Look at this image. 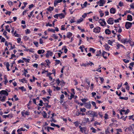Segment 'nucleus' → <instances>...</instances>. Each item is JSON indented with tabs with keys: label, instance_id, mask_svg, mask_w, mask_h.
Segmentation results:
<instances>
[{
	"label": "nucleus",
	"instance_id": "40",
	"mask_svg": "<svg viewBox=\"0 0 134 134\" xmlns=\"http://www.w3.org/2000/svg\"><path fill=\"white\" fill-rule=\"evenodd\" d=\"M120 98L121 99H124L127 100L128 99V98L127 97H120Z\"/></svg>",
	"mask_w": 134,
	"mask_h": 134
},
{
	"label": "nucleus",
	"instance_id": "29",
	"mask_svg": "<svg viewBox=\"0 0 134 134\" xmlns=\"http://www.w3.org/2000/svg\"><path fill=\"white\" fill-rule=\"evenodd\" d=\"M74 124L75 125L76 127H78V126L79 125V124L78 121H76V122H74Z\"/></svg>",
	"mask_w": 134,
	"mask_h": 134
},
{
	"label": "nucleus",
	"instance_id": "58",
	"mask_svg": "<svg viewBox=\"0 0 134 134\" xmlns=\"http://www.w3.org/2000/svg\"><path fill=\"white\" fill-rule=\"evenodd\" d=\"M105 54H107L108 53L104 51H103V52L102 53V55L103 56H104V55H105Z\"/></svg>",
	"mask_w": 134,
	"mask_h": 134
},
{
	"label": "nucleus",
	"instance_id": "8",
	"mask_svg": "<svg viewBox=\"0 0 134 134\" xmlns=\"http://www.w3.org/2000/svg\"><path fill=\"white\" fill-rule=\"evenodd\" d=\"M98 116V114L97 112L94 111L93 114H92L91 116H90L91 117H96L97 118Z\"/></svg>",
	"mask_w": 134,
	"mask_h": 134
},
{
	"label": "nucleus",
	"instance_id": "37",
	"mask_svg": "<svg viewBox=\"0 0 134 134\" xmlns=\"http://www.w3.org/2000/svg\"><path fill=\"white\" fill-rule=\"evenodd\" d=\"M9 27V26L8 25L6 26H5V29L8 32H10V29H8Z\"/></svg>",
	"mask_w": 134,
	"mask_h": 134
},
{
	"label": "nucleus",
	"instance_id": "14",
	"mask_svg": "<svg viewBox=\"0 0 134 134\" xmlns=\"http://www.w3.org/2000/svg\"><path fill=\"white\" fill-rule=\"evenodd\" d=\"M127 20L129 21H131L132 20V16L130 15H128L127 16Z\"/></svg>",
	"mask_w": 134,
	"mask_h": 134
},
{
	"label": "nucleus",
	"instance_id": "56",
	"mask_svg": "<svg viewBox=\"0 0 134 134\" xmlns=\"http://www.w3.org/2000/svg\"><path fill=\"white\" fill-rule=\"evenodd\" d=\"M23 128H21L20 129H18L17 130V132H19V131H23Z\"/></svg>",
	"mask_w": 134,
	"mask_h": 134
},
{
	"label": "nucleus",
	"instance_id": "2",
	"mask_svg": "<svg viewBox=\"0 0 134 134\" xmlns=\"http://www.w3.org/2000/svg\"><path fill=\"white\" fill-rule=\"evenodd\" d=\"M132 23L129 22H126V23L125 26L127 29H128L131 27L132 26Z\"/></svg>",
	"mask_w": 134,
	"mask_h": 134
},
{
	"label": "nucleus",
	"instance_id": "59",
	"mask_svg": "<svg viewBox=\"0 0 134 134\" xmlns=\"http://www.w3.org/2000/svg\"><path fill=\"white\" fill-rule=\"evenodd\" d=\"M24 114L26 115H28L30 114L27 111L25 112Z\"/></svg>",
	"mask_w": 134,
	"mask_h": 134
},
{
	"label": "nucleus",
	"instance_id": "9",
	"mask_svg": "<svg viewBox=\"0 0 134 134\" xmlns=\"http://www.w3.org/2000/svg\"><path fill=\"white\" fill-rule=\"evenodd\" d=\"M110 12L111 14H114L115 12V9L113 8H111L110 10Z\"/></svg>",
	"mask_w": 134,
	"mask_h": 134
},
{
	"label": "nucleus",
	"instance_id": "34",
	"mask_svg": "<svg viewBox=\"0 0 134 134\" xmlns=\"http://www.w3.org/2000/svg\"><path fill=\"white\" fill-rule=\"evenodd\" d=\"M53 7H49V8L47 9V10L48 11H51L53 10Z\"/></svg>",
	"mask_w": 134,
	"mask_h": 134
},
{
	"label": "nucleus",
	"instance_id": "35",
	"mask_svg": "<svg viewBox=\"0 0 134 134\" xmlns=\"http://www.w3.org/2000/svg\"><path fill=\"white\" fill-rule=\"evenodd\" d=\"M122 86V83H121L120 84H119L118 85V87H117V89L118 90H119L120 88Z\"/></svg>",
	"mask_w": 134,
	"mask_h": 134
},
{
	"label": "nucleus",
	"instance_id": "15",
	"mask_svg": "<svg viewBox=\"0 0 134 134\" xmlns=\"http://www.w3.org/2000/svg\"><path fill=\"white\" fill-rule=\"evenodd\" d=\"M105 32L106 34L109 35L111 33V31L109 29H107L105 30Z\"/></svg>",
	"mask_w": 134,
	"mask_h": 134
},
{
	"label": "nucleus",
	"instance_id": "38",
	"mask_svg": "<svg viewBox=\"0 0 134 134\" xmlns=\"http://www.w3.org/2000/svg\"><path fill=\"white\" fill-rule=\"evenodd\" d=\"M40 103L38 105L41 106H42L43 105V102L42 100H40Z\"/></svg>",
	"mask_w": 134,
	"mask_h": 134
},
{
	"label": "nucleus",
	"instance_id": "47",
	"mask_svg": "<svg viewBox=\"0 0 134 134\" xmlns=\"http://www.w3.org/2000/svg\"><path fill=\"white\" fill-rule=\"evenodd\" d=\"M40 43L41 44H42L43 43V40L42 38L40 39Z\"/></svg>",
	"mask_w": 134,
	"mask_h": 134
},
{
	"label": "nucleus",
	"instance_id": "54",
	"mask_svg": "<svg viewBox=\"0 0 134 134\" xmlns=\"http://www.w3.org/2000/svg\"><path fill=\"white\" fill-rule=\"evenodd\" d=\"M96 126V125H100V124L99 123L97 122V121H95L94 124Z\"/></svg>",
	"mask_w": 134,
	"mask_h": 134
},
{
	"label": "nucleus",
	"instance_id": "36",
	"mask_svg": "<svg viewBox=\"0 0 134 134\" xmlns=\"http://www.w3.org/2000/svg\"><path fill=\"white\" fill-rule=\"evenodd\" d=\"M84 48V46L83 45H82L79 48L81 50V51L82 52H83V48Z\"/></svg>",
	"mask_w": 134,
	"mask_h": 134
},
{
	"label": "nucleus",
	"instance_id": "30",
	"mask_svg": "<svg viewBox=\"0 0 134 134\" xmlns=\"http://www.w3.org/2000/svg\"><path fill=\"white\" fill-rule=\"evenodd\" d=\"M20 81L23 83H24L25 82L26 83H27V81L25 79H21Z\"/></svg>",
	"mask_w": 134,
	"mask_h": 134
},
{
	"label": "nucleus",
	"instance_id": "39",
	"mask_svg": "<svg viewBox=\"0 0 134 134\" xmlns=\"http://www.w3.org/2000/svg\"><path fill=\"white\" fill-rule=\"evenodd\" d=\"M80 111L82 112H85L86 111V109L85 108H81L80 109Z\"/></svg>",
	"mask_w": 134,
	"mask_h": 134
},
{
	"label": "nucleus",
	"instance_id": "57",
	"mask_svg": "<svg viewBox=\"0 0 134 134\" xmlns=\"http://www.w3.org/2000/svg\"><path fill=\"white\" fill-rule=\"evenodd\" d=\"M102 21L103 22V23H104V26H105L106 25V23L105 21V20L104 19H103L102 20Z\"/></svg>",
	"mask_w": 134,
	"mask_h": 134
},
{
	"label": "nucleus",
	"instance_id": "7",
	"mask_svg": "<svg viewBox=\"0 0 134 134\" xmlns=\"http://www.w3.org/2000/svg\"><path fill=\"white\" fill-rule=\"evenodd\" d=\"M91 105L90 102L85 103V107L87 108L90 109Z\"/></svg>",
	"mask_w": 134,
	"mask_h": 134
},
{
	"label": "nucleus",
	"instance_id": "64",
	"mask_svg": "<svg viewBox=\"0 0 134 134\" xmlns=\"http://www.w3.org/2000/svg\"><path fill=\"white\" fill-rule=\"evenodd\" d=\"M56 62V64H59L60 62V61L59 60H55Z\"/></svg>",
	"mask_w": 134,
	"mask_h": 134
},
{
	"label": "nucleus",
	"instance_id": "27",
	"mask_svg": "<svg viewBox=\"0 0 134 134\" xmlns=\"http://www.w3.org/2000/svg\"><path fill=\"white\" fill-rule=\"evenodd\" d=\"M102 20L103 19H100L98 21V22L102 26H103L104 25L103 24V22L102 21Z\"/></svg>",
	"mask_w": 134,
	"mask_h": 134
},
{
	"label": "nucleus",
	"instance_id": "3",
	"mask_svg": "<svg viewBox=\"0 0 134 134\" xmlns=\"http://www.w3.org/2000/svg\"><path fill=\"white\" fill-rule=\"evenodd\" d=\"M100 27H95L93 29V32L96 33H98L100 32Z\"/></svg>",
	"mask_w": 134,
	"mask_h": 134
},
{
	"label": "nucleus",
	"instance_id": "48",
	"mask_svg": "<svg viewBox=\"0 0 134 134\" xmlns=\"http://www.w3.org/2000/svg\"><path fill=\"white\" fill-rule=\"evenodd\" d=\"M123 61L125 63H128L129 62V60H126V59H123Z\"/></svg>",
	"mask_w": 134,
	"mask_h": 134
},
{
	"label": "nucleus",
	"instance_id": "16",
	"mask_svg": "<svg viewBox=\"0 0 134 134\" xmlns=\"http://www.w3.org/2000/svg\"><path fill=\"white\" fill-rule=\"evenodd\" d=\"M80 131L81 132H84L85 133H86V128L85 127H83L80 130Z\"/></svg>",
	"mask_w": 134,
	"mask_h": 134
},
{
	"label": "nucleus",
	"instance_id": "24",
	"mask_svg": "<svg viewBox=\"0 0 134 134\" xmlns=\"http://www.w3.org/2000/svg\"><path fill=\"white\" fill-rule=\"evenodd\" d=\"M9 116L11 118L12 117V116L11 115H10L9 114L7 115H4L3 116V117L4 118H8Z\"/></svg>",
	"mask_w": 134,
	"mask_h": 134
},
{
	"label": "nucleus",
	"instance_id": "4",
	"mask_svg": "<svg viewBox=\"0 0 134 134\" xmlns=\"http://www.w3.org/2000/svg\"><path fill=\"white\" fill-rule=\"evenodd\" d=\"M53 54V52H51L50 51H47V53L46 54V57L47 58H48L49 56H51Z\"/></svg>",
	"mask_w": 134,
	"mask_h": 134
},
{
	"label": "nucleus",
	"instance_id": "33",
	"mask_svg": "<svg viewBox=\"0 0 134 134\" xmlns=\"http://www.w3.org/2000/svg\"><path fill=\"white\" fill-rule=\"evenodd\" d=\"M33 43L36 47H38V42L34 41L33 42Z\"/></svg>",
	"mask_w": 134,
	"mask_h": 134
},
{
	"label": "nucleus",
	"instance_id": "46",
	"mask_svg": "<svg viewBox=\"0 0 134 134\" xmlns=\"http://www.w3.org/2000/svg\"><path fill=\"white\" fill-rule=\"evenodd\" d=\"M46 63H47V65H48L50 63L49 60L47 59L46 60Z\"/></svg>",
	"mask_w": 134,
	"mask_h": 134
},
{
	"label": "nucleus",
	"instance_id": "21",
	"mask_svg": "<svg viewBox=\"0 0 134 134\" xmlns=\"http://www.w3.org/2000/svg\"><path fill=\"white\" fill-rule=\"evenodd\" d=\"M72 34L70 32H69L67 33V37L69 38L70 37L72 36Z\"/></svg>",
	"mask_w": 134,
	"mask_h": 134
},
{
	"label": "nucleus",
	"instance_id": "12",
	"mask_svg": "<svg viewBox=\"0 0 134 134\" xmlns=\"http://www.w3.org/2000/svg\"><path fill=\"white\" fill-rule=\"evenodd\" d=\"M104 47H105V49L107 50H108V51H109V48H110V46H109L108 44H107L105 43L104 45Z\"/></svg>",
	"mask_w": 134,
	"mask_h": 134
},
{
	"label": "nucleus",
	"instance_id": "61",
	"mask_svg": "<svg viewBox=\"0 0 134 134\" xmlns=\"http://www.w3.org/2000/svg\"><path fill=\"white\" fill-rule=\"evenodd\" d=\"M15 57V55L14 54H12L11 55V58H10V59H12L13 58Z\"/></svg>",
	"mask_w": 134,
	"mask_h": 134
},
{
	"label": "nucleus",
	"instance_id": "60",
	"mask_svg": "<svg viewBox=\"0 0 134 134\" xmlns=\"http://www.w3.org/2000/svg\"><path fill=\"white\" fill-rule=\"evenodd\" d=\"M99 12L100 13V17H102L104 15V13H102L101 11L100 12L99 11Z\"/></svg>",
	"mask_w": 134,
	"mask_h": 134
},
{
	"label": "nucleus",
	"instance_id": "19",
	"mask_svg": "<svg viewBox=\"0 0 134 134\" xmlns=\"http://www.w3.org/2000/svg\"><path fill=\"white\" fill-rule=\"evenodd\" d=\"M114 41H111L110 40H109L108 41V43L110 45L113 46L112 44Z\"/></svg>",
	"mask_w": 134,
	"mask_h": 134
},
{
	"label": "nucleus",
	"instance_id": "63",
	"mask_svg": "<svg viewBox=\"0 0 134 134\" xmlns=\"http://www.w3.org/2000/svg\"><path fill=\"white\" fill-rule=\"evenodd\" d=\"M64 97V95L63 94H62L60 97V99H63V98Z\"/></svg>",
	"mask_w": 134,
	"mask_h": 134
},
{
	"label": "nucleus",
	"instance_id": "44",
	"mask_svg": "<svg viewBox=\"0 0 134 134\" xmlns=\"http://www.w3.org/2000/svg\"><path fill=\"white\" fill-rule=\"evenodd\" d=\"M14 98L15 99V101H17L19 99L17 97V95H14Z\"/></svg>",
	"mask_w": 134,
	"mask_h": 134
},
{
	"label": "nucleus",
	"instance_id": "53",
	"mask_svg": "<svg viewBox=\"0 0 134 134\" xmlns=\"http://www.w3.org/2000/svg\"><path fill=\"white\" fill-rule=\"evenodd\" d=\"M34 6V5L33 4H32L30 5H29V8L30 9H31V8L33 7Z\"/></svg>",
	"mask_w": 134,
	"mask_h": 134
},
{
	"label": "nucleus",
	"instance_id": "22",
	"mask_svg": "<svg viewBox=\"0 0 134 134\" xmlns=\"http://www.w3.org/2000/svg\"><path fill=\"white\" fill-rule=\"evenodd\" d=\"M42 115L44 118H47V114L45 111H43L42 113Z\"/></svg>",
	"mask_w": 134,
	"mask_h": 134
},
{
	"label": "nucleus",
	"instance_id": "26",
	"mask_svg": "<svg viewBox=\"0 0 134 134\" xmlns=\"http://www.w3.org/2000/svg\"><path fill=\"white\" fill-rule=\"evenodd\" d=\"M83 20V19L82 18H81L80 19L77 20V23L79 24Z\"/></svg>",
	"mask_w": 134,
	"mask_h": 134
},
{
	"label": "nucleus",
	"instance_id": "11",
	"mask_svg": "<svg viewBox=\"0 0 134 134\" xmlns=\"http://www.w3.org/2000/svg\"><path fill=\"white\" fill-rule=\"evenodd\" d=\"M127 39L126 38H123L121 40V42L122 43L126 44L127 43Z\"/></svg>",
	"mask_w": 134,
	"mask_h": 134
},
{
	"label": "nucleus",
	"instance_id": "23",
	"mask_svg": "<svg viewBox=\"0 0 134 134\" xmlns=\"http://www.w3.org/2000/svg\"><path fill=\"white\" fill-rule=\"evenodd\" d=\"M19 89L20 90H21L23 91H26L25 88H24V87L23 86L19 87Z\"/></svg>",
	"mask_w": 134,
	"mask_h": 134
},
{
	"label": "nucleus",
	"instance_id": "41",
	"mask_svg": "<svg viewBox=\"0 0 134 134\" xmlns=\"http://www.w3.org/2000/svg\"><path fill=\"white\" fill-rule=\"evenodd\" d=\"M99 78L100 79L101 82V83H102L104 80V78L103 77H99Z\"/></svg>",
	"mask_w": 134,
	"mask_h": 134
},
{
	"label": "nucleus",
	"instance_id": "17",
	"mask_svg": "<svg viewBox=\"0 0 134 134\" xmlns=\"http://www.w3.org/2000/svg\"><path fill=\"white\" fill-rule=\"evenodd\" d=\"M45 51L43 49L39 50L37 51V53L38 54H41L42 53H43Z\"/></svg>",
	"mask_w": 134,
	"mask_h": 134
},
{
	"label": "nucleus",
	"instance_id": "5",
	"mask_svg": "<svg viewBox=\"0 0 134 134\" xmlns=\"http://www.w3.org/2000/svg\"><path fill=\"white\" fill-rule=\"evenodd\" d=\"M114 21V19L113 18H109L107 21L108 23L109 24H113Z\"/></svg>",
	"mask_w": 134,
	"mask_h": 134
},
{
	"label": "nucleus",
	"instance_id": "49",
	"mask_svg": "<svg viewBox=\"0 0 134 134\" xmlns=\"http://www.w3.org/2000/svg\"><path fill=\"white\" fill-rule=\"evenodd\" d=\"M25 72L24 73L25 76V77H26V74L27 73H28V72L27 71V70L24 69Z\"/></svg>",
	"mask_w": 134,
	"mask_h": 134
},
{
	"label": "nucleus",
	"instance_id": "1",
	"mask_svg": "<svg viewBox=\"0 0 134 134\" xmlns=\"http://www.w3.org/2000/svg\"><path fill=\"white\" fill-rule=\"evenodd\" d=\"M0 94L2 97L5 96L6 97L8 96V94L7 91L2 90L0 91Z\"/></svg>",
	"mask_w": 134,
	"mask_h": 134
},
{
	"label": "nucleus",
	"instance_id": "62",
	"mask_svg": "<svg viewBox=\"0 0 134 134\" xmlns=\"http://www.w3.org/2000/svg\"><path fill=\"white\" fill-rule=\"evenodd\" d=\"M87 2H85L83 4V5L84 7H86L87 4Z\"/></svg>",
	"mask_w": 134,
	"mask_h": 134
},
{
	"label": "nucleus",
	"instance_id": "50",
	"mask_svg": "<svg viewBox=\"0 0 134 134\" xmlns=\"http://www.w3.org/2000/svg\"><path fill=\"white\" fill-rule=\"evenodd\" d=\"M119 5L120 7L123 5V3L121 1H120L119 4Z\"/></svg>",
	"mask_w": 134,
	"mask_h": 134
},
{
	"label": "nucleus",
	"instance_id": "18",
	"mask_svg": "<svg viewBox=\"0 0 134 134\" xmlns=\"http://www.w3.org/2000/svg\"><path fill=\"white\" fill-rule=\"evenodd\" d=\"M58 16L60 18V19H62V18H64V15L62 13L58 14Z\"/></svg>",
	"mask_w": 134,
	"mask_h": 134
},
{
	"label": "nucleus",
	"instance_id": "6",
	"mask_svg": "<svg viewBox=\"0 0 134 134\" xmlns=\"http://www.w3.org/2000/svg\"><path fill=\"white\" fill-rule=\"evenodd\" d=\"M98 3H99V5L100 6H102L105 3V1L104 0H100L99 1Z\"/></svg>",
	"mask_w": 134,
	"mask_h": 134
},
{
	"label": "nucleus",
	"instance_id": "43",
	"mask_svg": "<svg viewBox=\"0 0 134 134\" xmlns=\"http://www.w3.org/2000/svg\"><path fill=\"white\" fill-rule=\"evenodd\" d=\"M48 31H52L53 32H55V30L53 29H48Z\"/></svg>",
	"mask_w": 134,
	"mask_h": 134
},
{
	"label": "nucleus",
	"instance_id": "45",
	"mask_svg": "<svg viewBox=\"0 0 134 134\" xmlns=\"http://www.w3.org/2000/svg\"><path fill=\"white\" fill-rule=\"evenodd\" d=\"M30 31L29 29H27L26 30V34H29L30 33Z\"/></svg>",
	"mask_w": 134,
	"mask_h": 134
},
{
	"label": "nucleus",
	"instance_id": "28",
	"mask_svg": "<svg viewBox=\"0 0 134 134\" xmlns=\"http://www.w3.org/2000/svg\"><path fill=\"white\" fill-rule=\"evenodd\" d=\"M81 100L82 102L85 103L87 101L88 99L86 98H83L81 99Z\"/></svg>",
	"mask_w": 134,
	"mask_h": 134
},
{
	"label": "nucleus",
	"instance_id": "42",
	"mask_svg": "<svg viewBox=\"0 0 134 134\" xmlns=\"http://www.w3.org/2000/svg\"><path fill=\"white\" fill-rule=\"evenodd\" d=\"M42 99L44 102H46L47 101L48 102H49L48 100L46 98L43 97L42 98Z\"/></svg>",
	"mask_w": 134,
	"mask_h": 134
},
{
	"label": "nucleus",
	"instance_id": "51",
	"mask_svg": "<svg viewBox=\"0 0 134 134\" xmlns=\"http://www.w3.org/2000/svg\"><path fill=\"white\" fill-rule=\"evenodd\" d=\"M24 61L22 60H20L18 61V63H24Z\"/></svg>",
	"mask_w": 134,
	"mask_h": 134
},
{
	"label": "nucleus",
	"instance_id": "25",
	"mask_svg": "<svg viewBox=\"0 0 134 134\" xmlns=\"http://www.w3.org/2000/svg\"><path fill=\"white\" fill-rule=\"evenodd\" d=\"M93 111L92 110L88 111L86 112V114L89 115H90V114L92 112H93Z\"/></svg>",
	"mask_w": 134,
	"mask_h": 134
},
{
	"label": "nucleus",
	"instance_id": "31",
	"mask_svg": "<svg viewBox=\"0 0 134 134\" xmlns=\"http://www.w3.org/2000/svg\"><path fill=\"white\" fill-rule=\"evenodd\" d=\"M52 37H53L55 39H58V37L55 34H53V35L52 36Z\"/></svg>",
	"mask_w": 134,
	"mask_h": 134
},
{
	"label": "nucleus",
	"instance_id": "55",
	"mask_svg": "<svg viewBox=\"0 0 134 134\" xmlns=\"http://www.w3.org/2000/svg\"><path fill=\"white\" fill-rule=\"evenodd\" d=\"M65 25H62L61 26V30H65V28L64 27Z\"/></svg>",
	"mask_w": 134,
	"mask_h": 134
},
{
	"label": "nucleus",
	"instance_id": "52",
	"mask_svg": "<svg viewBox=\"0 0 134 134\" xmlns=\"http://www.w3.org/2000/svg\"><path fill=\"white\" fill-rule=\"evenodd\" d=\"M56 81L58 85H59L60 82V80H59V79H58L56 80Z\"/></svg>",
	"mask_w": 134,
	"mask_h": 134
},
{
	"label": "nucleus",
	"instance_id": "10",
	"mask_svg": "<svg viewBox=\"0 0 134 134\" xmlns=\"http://www.w3.org/2000/svg\"><path fill=\"white\" fill-rule=\"evenodd\" d=\"M62 2L60 0H55L54 1V4L55 7H56V5L57 4Z\"/></svg>",
	"mask_w": 134,
	"mask_h": 134
},
{
	"label": "nucleus",
	"instance_id": "32",
	"mask_svg": "<svg viewBox=\"0 0 134 134\" xmlns=\"http://www.w3.org/2000/svg\"><path fill=\"white\" fill-rule=\"evenodd\" d=\"M90 51H92L93 53H94L95 51V50L93 48H90Z\"/></svg>",
	"mask_w": 134,
	"mask_h": 134
},
{
	"label": "nucleus",
	"instance_id": "20",
	"mask_svg": "<svg viewBox=\"0 0 134 134\" xmlns=\"http://www.w3.org/2000/svg\"><path fill=\"white\" fill-rule=\"evenodd\" d=\"M22 59L23 60H24L25 62H27L28 63H29V62L30 59H26L24 58H22Z\"/></svg>",
	"mask_w": 134,
	"mask_h": 134
},
{
	"label": "nucleus",
	"instance_id": "13",
	"mask_svg": "<svg viewBox=\"0 0 134 134\" xmlns=\"http://www.w3.org/2000/svg\"><path fill=\"white\" fill-rule=\"evenodd\" d=\"M6 98V97L5 96H3V97L1 96L0 97V100L2 102H4Z\"/></svg>",
	"mask_w": 134,
	"mask_h": 134
}]
</instances>
